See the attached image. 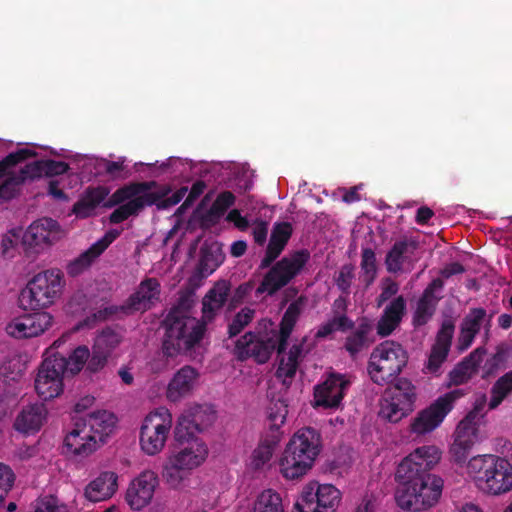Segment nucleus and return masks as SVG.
<instances>
[{
	"label": "nucleus",
	"mask_w": 512,
	"mask_h": 512,
	"mask_svg": "<svg viewBox=\"0 0 512 512\" xmlns=\"http://www.w3.org/2000/svg\"><path fill=\"white\" fill-rule=\"evenodd\" d=\"M287 413V404L284 400H271L267 407L269 430L266 434H273V432H275V434L281 438L280 427L284 424Z\"/></svg>",
	"instance_id": "38"
},
{
	"label": "nucleus",
	"mask_w": 512,
	"mask_h": 512,
	"mask_svg": "<svg viewBox=\"0 0 512 512\" xmlns=\"http://www.w3.org/2000/svg\"><path fill=\"white\" fill-rule=\"evenodd\" d=\"M158 186L156 181L130 182L116 189L104 203L105 208H113L130 198H142L150 195L154 198L153 205L158 210H166L178 204L188 192L186 186L181 187L171 196L172 189L170 185H163L157 191H151Z\"/></svg>",
	"instance_id": "7"
},
{
	"label": "nucleus",
	"mask_w": 512,
	"mask_h": 512,
	"mask_svg": "<svg viewBox=\"0 0 512 512\" xmlns=\"http://www.w3.org/2000/svg\"><path fill=\"white\" fill-rule=\"evenodd\" d=\"M235 201L236 197L231 191L220 192L206 212L204 218L212 223H216L225 212L235 204Z\"/></svg>",
	"instance_id": "40"
},
{
	"label": "nucleus",
	"mask_w": 512,
	"mask_h": 512,
	"mask_svg": "<svg viewBox=\"0 0 512 512\" xmlns=\"http://www.w3.org/2000/svg\"><path fill=\"white\" fill-rule=\"evenodd\" d=\"M89 356L88 347L83 345L76 347L68 357L55 353L49 358L65 376H74L82 370Z\"/></svg>",
	"instance_id": "31"
},
{
	"label": "nucleus",
	"mask_w": 512,
	"mask_h": 512,
	"mask_svg": "<svg viewBox=\"0 0 512 512\" xmlns=\"http://www.w3.org/2000/svg\"><path fill=\"white\" fill-rule=\"evenodd\" d=\"M121 234L120 230L110 229L108 230L102 238L97 240L95 243L91 245V247L101 255L110 244H112Z\"/></svg>",
	"instance_id": "62"
},
{
	"label": "nucleus",
	"mask_w": 512,
	"mask_h": 512,
	"mask_svg": "<svg viewBox=\"0 0 512 512\" xmlns=\"http://www.w3.org/2000/svg\"><path fill=\"white\" fill-rule=\"evenodd\" d=\"M441 452L434 445L416 448L398 465L395 493L397 505L409 512H421L435 506L442 494L444 481L430 471L439 462Z\"/></svg>",
	"instance_id": "2"
},
{
	"label": "nucleus",
	"mask_w": 512,
	"mask_h": 512,
	"mask_svg": "<svg viewBox=\"0 0 512 512\" xmlns=\"http://www.w3.org/2000/svg\"><path fill=\"white\" fill-rule=\"evenodd\" d=\"M407 362L408 354L399 343L384 341L371 352L367 372L373 383L383 386L396 379Z\"/></svg>",
	"instance_id": "5"
},
{
	"label": "nucleus",
	"mask_w": 512,
	"mask_h": 512,
	"mask_svg": "<svg viewBox=\"0 0 512 512\" xmlns=\"http://www.w3.org/2000/svg\"><path fill=\"white\" fill-rule=\"evenodd\" d=\"M280 439L275 432L263 436L259 445L252 453L251 465L254 469H260L270 461Z\"/></svg>",
	"instance_id": "37"
},
{
	"label": "nucleus",
	"mask_w": 512,
	"mask_h": 512,
	"mask_svg": "<svg viewBox=\"0 0 512 512\" xmlns=\"http://www.w3.org/2000/svg\"><path fill=\"white\" fill-rule=\"evenodd\" d=\"M172 415L165 407L150 412L143 420L140 430V446L147 455H156L165 446L170 429Z\"/></svg>",
	"instance_id": "10"
},
{
	"label": "nucleus",
	"mask_w": 512,
	"mask_h": 512,
	"mask_svg": "<svg viewBox=\"0 0 512 512\" xmlns=\"http://www.w3.org/2000/svg\"><path fill=\"white\" fill-rule=\"evenodd\" d=\"M297 368L298 363L289 362L288 360L282 358L276 370V377L283 378V383L285 384L287 379H289L290 381L293 379V377L296 374Z\"/></svg>",
	"instance_id": "64"
},
{
	"label": "nucleus",
	"mask_w": 512,
	"mask_h": 512,
	"mask_svg": "<svg viewBox=\"0 0 512 512\" xmlns=\"http://www.w3.org/2000/svg\"><path fill=\"white\" fill-rule=\"evenodd\" d=\"M118 488V476L115 472L104 471L85 488V497L91 502H100L111 498Z\"/></svg>",
	"instance_id": "29"
},
{
	"label": "nucleus",
	"mask_w": 512,
	"mask_h": 512,
	"mask_svg": "<svg viewBox=\"0 0 512 512\" xmlns=\"http://www.w3.org/2000/svg\"><path fill=\"white\" fill-rule=\"evenodd\" d=\"M349 382L341 374H331L322 384L314 388V406L337 408L344 397Z\"/></svg>",
	"instance_id": "20"
},
{
	"label": "nucleus",
	"mask_w": 512,
	"mask_h": 512,
	"mask_svg": "<svg viewBox=\"0 0 512 512\" xmlns=\"http://www.w3.org/2000/svg\"><path fill=\"white\" fill-rule=\"evenodd\" d=\"M467 470L475 485L489 495H501L512 489V464L505 458L484 454L472 457Z\"/></svg>",
	"instance_id": "4"
},
{
	"label": "nucleus",
	"mask_w": 512,
	"mask_h": 512,
	"mask_svg": "<svg viewBox=\"0 0 512 512\" xmlns=\"http://www.w3.org/2000/svg\"><path fill=\"white\" fill-rule=\"evenodd\" d=\"M43 163L44 160H37L28 163L23 168H21L20 171L17 173L20 182L25 183L28 180L33 181L45 176V169Z\"/></svg>",
	"instance_id": "53"
},
{
	"label": "nucleus",
	"mask_w": 512,
	"mask_h": 512,
	"mask_svg": "<svg viewBox=\"0 0 512 512\" xmlns=\"http://www.w3.org/2000/svg\"><path fill=\"white\" fill-rule=\"evenodd\" d=\"M255 315V311L251 308H242L232 319L228 325L229 338H233L240 334L244 328L251 323Z\"/></svg>",
	"instance_id": "48"
},
{
	"label": "nucleus",
	"mask_w": 512,
	"mask_h": 512,
	"mask_svg": "<svg viewBox=\"0 0 512 512\" xmlns=\"http://www.w3.org/2000/svg\"><path fill=\"white\" fill-rule=\"evenodd\" d=\"M398 291V283L390 278H386L383 282L381 293L377 298V306L381 307L386 301L395 296Z\"/></svg>",
	"instance_id": "60"
},
{
	"label": "nucleus",
	"mask_w": 512,
	"mask_h": 512,
	"mask_svg": "<svg viewBox=\"0 0 512 512\" xmlns=\"http://www.w3.org/2000/svg\"><path fill=\"white\" fill-rule=\"evenodd\" d=\"M454 330L455 325L452 320L443 321L441 328L437 333L436 342L433 347L449 352Z\"/></svg>",
	"instance_id": "50"
},
{
	"label": "nucleus",
	"mask_w": 512,
	"mask_h": 512,
	"mask_svg": "<svg viewBox=\"0 0 512 512\" xmlns=\"http://www.w3.org/2000/svg\"><path fill=\"white\" fill-rule=\"evenodd\" d=\"M309 259L310 252L307 249L297 250L290 256L283 257L264 275L256 289V295L273 296L301 272Z\"/></svg>",
	"instance_id": "9"
},
{
	"label": "nucleus",
	"mask_w": 512,
	"mask_h": 512,
	"mask_svg": "<svg viewBox=\"0 0 512 512\" xmlns=\"http://www.w3.org/2000/svg\"><path fill=\"white\" fill-rule=\"evenodd\" d=\"M406 311V300L402 295L394 298L384 309L383 316L401 323Z\"/></svg>",
	"instance_id": "55"
},
{
	"label": "nucleus",
	"mask_w": 512,
	"mask_h": 512,
	"mask_svg": "<svg viewBox=\"0 0 512 512\" xmlns=\"http://www.w3.org/2000/svg\"><path fill=\"white\" fill-rule=\"evenodd\" d=\"M62 237L58 222L52 218H41L34 221L22 237L23 244L38 253L51 246Z\"/></svg>",
	"instance_id": "14"
},
{
	"label": "nucleus",
	"mask_w": 512,
	"mask_h": 512,
	"mask_svg": "<svg viewBox=\"0 0 512 512\" xmlns=\"http://www.w3.org/2000/svg\"><path fill=\"white\" fill-rule=\"evenodd\" d=\"M100 255L90 246L66 265L67 274L76 277L88 270Z\"/></svg>",
	"instance_id": "43"
},
{
	"label": "nucleus",
	"mask_w": 512,
	"mask_h": 512,
	"mask_svg": "<svg viewBox=\"0 0 512 512\" xmlns=\"http://www.w3.org/2000/svg\"><path fill=\"white\" fill-rule=\"evenodd\" d=\"M158 485V476L151 470L139 474L129 485L126 492V501L133 510H141L152 500L155 488Z\"/></svg>",
	"instance_id": "17"
},
{
	"label": "nucleus",
	"mask_w": 512,
	"mask_h": 512,
	"mask_svg": "<svg viewBox=\"0 0 512 512\" xmlns=\"http://www.w3.org/2000/svg\"><path fill=\"white\" fill-rule=\"evenodd\" d=\"M447 351L432 347L426 368L431 373H436L448 356Z\"/></svg>",
	"instance_id": "63"
},
{
	"label": "nucleus",
	"mask_w": 512,
	"mask_h": 512,
	"mask_svg": "<svg viewBox=\"0 0 512 512\" xmlns=\"http://www.w3.org/2000/svg\"><path fill=\"white\" fill-rule=\"evenodd\" d=\"M5 176L7 177L0 184V201H7L14 198L19 192L20 186L24 184L20 182L17 173L9 174L7 172Z\"/></svg>",
	"instance_id": "49"
},
{
	"label": "nucleus",
	"mask_w": 512,
	"mask_h": 512,
	"mask_svg": "<svg viewBox=\"0 0 512 512\" xmlns=\"http://www.w3.org/2000/svg\"><path fill=\"white\" fill-rule=\"evenodd\" d=\"M198 373L191 366H184L178 370L170 380L166 396L172 402H178L188 396L195 385Z\"/></svg>",
	"instance_id": "28"
},
{
	"label": "nucleus",
	"mask_w": 512,
	"mask_h": 512,
	"mask_svg": "<svg viewBox=\"0 0 512 512\" xmlns=\"http://www.w3.org/2000/svg\"><path fill=\"white\" fill-rule=\"evenodd\" d=\"M512 392V370L499 377L491 388V398L488 403L489 410L496 409Z\"/></svg>",
	"instance_id": "39"
},
{
	"label": "nucleus",
	"mask_w": 512,
	"mask_h": 512,
	"mask_svg": "<svg viewBox=\"0 0 512 512\" xmlns=\"http://www.w3.org/2000/svg\"><path fill=\"white\" fill-rule=\"evenodd\" d=\"M15 475L12 469L3 463H0V503L12 488Z\"/></svg>",
	"instance_id": "58"
},
{
	"label": "nucleus",
	"mask_w": 512,
	"mask_h": 512,
	"mask_svg": "<svg viewBox=\"0 0 512 512\" xmlns=\"http://www.w3.org/2000/svg\"><path fill=\"white\" fill-rule=\"evenodd\" d=\"M120 335L112 328L103 329L96 337L94 347L111 355L112 351L119 345Z\"/></svg>",
	"instance_id": "47"
},
{
	"label": "nucleus",
	"mask_w": 512,
	"mask_h": 512,
	"mask_svg": "<svg viewBox=\"0 0 512 512\" xmlns=\"http://www.w3.org/2000/svg\"><path fill=\"white\" fill-rule=\"evenodd\" d=\"M189 472L183 465L176 462V458L173 455L164 466L162 475L167 484L171 487H177L187 477Z\"/></svg>",
	"instance_id": "45"
},
{
	"label": "nucleus",
	"mask_w": 512,
	"mask_h": 512,
	"mask_svg": "<svg viewBox=\"0 0 512 512\" xmlns=\"http://www.w3.org/2000/svg\"><path fill=\"white\" fill-rule=\"evenodd\" d=\"M278 352V337H259L253 332L245 333L235 343V354L238 359L254 358L256 362L266 363L274 351Z\"/></svg>",
	"instance_id": "15"
},
{
	"label": "nucleus",
	"mask_w": 512,
	"mask_h": 512,
	"mask_svg": "<svg viewBox=\"0 0 512 512\" xmlns=\"http://www.w3.org/2000/svg\"><path fill=\"white\" fill-rule=\"evenodd\" d=\"M444 287V282L440 278L433 279L423 291L416 306L413 315V324L415 326L425 325L433 316L437 302L440 298L434 295L436 290H441Z\"/></svg>",
	"instance_id": "27"
},
{
	"label": "nucleus",
	"mask_w": 512,
	"mask_h": 512,
	"mask_svg": "<svg viewBox=\"0 0 512 512\" xmlns=\"http://www.w3.org/2000/svg\"><path fill=\"white\" fill-rule=\"evenodd\" d=\"M32 512H68L66 505L61 503L58 498L47 495L39 498Z\"/></svg>",
	"instance_id": "54"
},
{
	"label": "nucleus",
	"mask_w": 512,
	"mask_h": 512,
	"mask_svg": "<svg viewBox=\"0 0 512 512\" xmlns=\"http://www.w3.org/2000/svg\"><path fill=\"white\" fill-rule=\"evenodd\" d=\"M355 267L352 264H345L341 267L338 275L335 277L337 288L346 296L350 294L352 281L355 277Z\"/></svg>",
	"instance_id": "52"
},
{
	"label": "nucleus",
	"mask_w": 512,
	"mask_h": 512,
	"mask_svg": "<svg viewBox=\"0 0 512 512\" xmlns=\"http://www.w3.org/2000/svg\"><path fill=\"white\" fill-rule=\"evenodd\" d=\"M321 451V435L312 427L299 429L287 443L280 459V471L284 478L296 480L312 469Z\"/></svg>",
	"instance_id": "3"
},
{
	"label": "nucleus",
	"mask_w": 512,
	"mask_h": 512,
	"mask_svg": "<svg viewBox=\"0 0 512 512\" xmlns=\"http://www.w3.org/2000/svg\"><path fill=\"white\" fill-rule=\"evenodd\" d=\"M36 155L37 153L29 148H20L14 152L9 153L7 156L0 160V179L6 175L7 170H10L17 164L29 158L35 157Z\"/></svg>",
	"instance_id": "46"
},
{
	"label": "nucleus",
	"mask_w": 512,
	"mask_h": 512,
	"mask_svg": "<svg viewBox=\"0 0 512 512\" xmlns=\"http://www.w3.org/2000/svg\"><path fill=\"white\" fill-rule=\"evenodd\" d=\"M97 440L95 435L86 428V423L76 420L75 426L64 439L65 453L86 457L96 450Z\"/></svg>",
	"instance_id": "21"
},
{
	"label": "nucleus",
	"mask_w": 512,
	"mask_h": 512,
	"mask_svg": "<svg viewBox=\"0 0 512 512\" xmlns=\"http://www.w3.org/2000/svg\"><path fill=\"white\" fill-rule=\"evenodd\" d=\"M418 247V242L412 238L396 241L385 257L387 271L394 274L401 272L405 263L412 262V256Z\"/></svg>",
	"instance_id": "26"
},
{
	"label": "nucleus",
	"mask_w": 512,
	"mask_h": 512,
	"mask_svg": "<svg viewBox=\"0 0 512 512\" xmlns=\"http://www.w3.org/2000/svg\"><path fill=\"white\" fill-rule=\"evenodd\" d=\"M110 356L111 355L107 354V352L98 350L93 346L92 353H90V356L86 362V370L90 373L99 372L106 366Z\"/></svg>",
	"instance_id": "56"
},
{
	"label": "nucleus",
	"mask_w": 512,
	"mask_h": 512,
	"mask_svg": "<svg viewBox=\"0 0 512 512\" xmlns=\"http://www.w3.org/2000/svg\"><path fill=\"white\" fill-rule=\"evenodd\" d=\"M154 198L150 195L142 198H130L122 202L109 215L111 224H119L127 220L131 216H137L146 206H153Z\"/></svg>",
	"instance_id": "35"
},
{
	"label": "nucleus",
	"mask_w": 512,
	"mask_h": 512,
	"mask_svg": "<svg viewBox=\"0 0 512 512\" xmlns=\"http://www.w3.org/2000/svg\"><path fill=\"white\" fill-rule=\"evenodd\" d=\"M471 449L472 446L464 445L463 443L454 440L450 447L451 459L457 464H463L466 462Z\"/></svg>",
	"instance_id": "61"
},
{
	"label": "nucleus",
	"mask_w": 512,
	"mask_h": 512,
	"mask_svg": "<svg viewBox=\"0 0 512 512\" xmlns=\"http://www.w3.org/2000/svg\"><path fill=\"white\" fill-rule=\"evenodd\" d=\"M86 423V428L95 435V440L104 443L106 437L113 431L116 424V417L106 410H99L89 413L85 418L80 419Z\"/></svg>",
	"instance_id": "32"
},
{
	"label": "nucleus",
	"mask_w": 512,
	"mask_h": 512,
	"mask_svg": "<svg viewBox=\"0 0 512 512\" xmlns=\"http://www.w3.org/2000/svg\"><path fill=\"white\" fill-rule=\"evenodd\" d=\"M302 311V301L297 299L290 303L286 311L284 312L281 322L280 330L278 335V355L285 352L287 348L288 339L295 327V324Z\"/></svg>",
	"instance_id": "34"
},
{
	"label": "nucleus",
	"mask_w": 512,
	"mask_h": 512,
	"mask_svg": "<svg viewBox=\"0 0 512 512\" xmlns=\"http://www.w3.org/2000/svg\"><path fill=\"white\" fill-rule=\"evenodd\" d=\"M0 371L5 381H18L22 377L23 368L19 359L14 358L5 361Z\"/></svg>",
	"instance_id": "57"
},
{
	"label": "nucleus",
	"mask_w": 512,
	"mask_h": 512,
	"mask_svg": "<svg viewBox=\"0 0 512 512\" xmlns=\"http://www.w3.org/2000/svg\"><path fill=\"white\" fill-rule=\"evenodd\" d=\"M63 377H66L61 370L48 357L38 371L35 379V389L40 398L44 401L59 396L63 391Z\"/></svg>",
	"instance_id": "18"
},
{
	"label": "nucleus",
	"mask_w": 512,
	"mask_h": 512,
	"mask_svg": "<svg viewBox=\"0 0 512 512\" xmlns=\"http://www.w3.org/2000/svg\"><path fill=\"white\" fill-rule=\"evenodd\" d=\"M44 404L34 403L24 406L15 418L13 427L23 434H34L43 426L47 418Z\"/></svg>",
	"instance_id": "25"
},
{
	"label": "nucleus",
	"mask_w": 512,
	"mask_h": 512,
	"mask_svg": "<svg viewBox=\"0 0 512 512\" xmlns=\"http://www.w3.org/2000/svg\"><path fill=\"white\" fill-rule=\"evenodd\" d=\"M230 292V283L221 280L207 292L202 301V317L192 316L195 304L191 292H181L175 304L162 321L164 337L162 351L166 357L191 356L200 346L207 324L212 322L225 305Z\"/></svg>",
	"instance_id": "1"
},
{
	"label": "nucleus",
	"mask_w": 512,
	"mask_h": 512,
	"mask_svg": "<svg viewBox=\"0 0 512 512\" xmlns=\"http://www.w3.org/2000/svg\"><path fill=\"white\" fill-rule=\"evenodd\" d=\"M216 419V411L210 404H194L178 418L174 429L175 440H185L209 428Z\"/></svg>",
	"instance_id": "13"
},
{
	"label": "nucleus",
	"mask_w": 512,
	"mask_h": 512,
	"mask_svg": "<svg viewBox=\"0 0 512 512\" xmlns=\"http://www.w3.org/2000/svg\"><path fill=\"white\" fill-rule=\"evenodd\" d=\"M492 315L482 307L471 308L464 316L460 325V333L457 341V348L460 352L467 350L473 343L476 335L484 325L488 334L491 325Z\"/></svg>",
	"instance_id": "19"
},
{
	"label": "nucleus",
	"mask_w": 512,
	"mask_h": 512,
	"mask_svg": "<svg viewBox=\"0 0 512 512\" xmlns=\"http://www.w3.org/2000/svg\"><path fill=\"white\" fill-rule=\"evenodd\" d=\"M349 331L343 347L351 358H356L360 352L368 349L374 342L373 327L368 321L363 320Z\"/></svg>",
	"instance_id": "30"
},
{
	"label": "nucleus",
	"mask_w": 512,
	"mask_h": 512,
	"mask_svg": "<svg viewBox=\"0 0 512 512\" xmlns=\"http://www.w3.org/2000/svg\"><path fill=\"white\" fill-rule=\"evenodd\" d=\"M416 398V387L412 382L398 378L384 390L378 415L383 420L397 423L414 410Z\"/></svg>",
	"instance_id": "8"
},
{
	"label": "nucleus",
	"mask_w": 512,
	"mask_h": 512,
	"mask_svg": "<svg viewBox=\"0 0 512 512\" xmlns=\"http://www.w3.org/2000/svg\"><path fill=\"white\" fill-rule=\"evenodd\" d=\"M360 267L362 280L366 287H369L377 277L376 254L372 248L366 247L362 249Z\"/></svg>",
	"instance_id": "44"
},
{
	"label": "nucleus",
	"mask_w": 512,
	"mask_h": 512,
	"mask_svg": "<svg viewBox=\"0 0 512 512\" xmlns=\"http://www.w3.org/2000/svg\"><path fill=\"white\" fill-rule=\"evenodd\" d=\"M464 395L463 389H454L438 397L414 418L411 423L412 432L423 435L435 430L453 409L455 401Z\"/></svg>",
	"instance_id": "12"
},
{
	"label": "nucleus",
	"mask_w": 512,
	"mask_h": 512,
	"mask_svg": "<svg viewBox=\"0 0 512 512\" xmlns=\"http://www.w3.org/2000/svg\"><path fill=\"white\" fill-rule=\"evenodd\" d=\"M53 316L48 312L25 314L8 325V333L15 338L37 337L53 325Z\"/></svg>",
	"instance_id": "16"
},
{
	"label": "nucleus",
	"mask_w": 512,
	"mask_h": 512,
	"mask_svg": "<svg viewBox=\"0 0 512 512\" xmlns=\"http://www.w3.org/2000/svg\"><path fill=\"white\" fill-rule=\"evenodd\" d=\"M64 286V274L60 269L52 268L39 272L21 292V305L32 310L47 308L60 298Z\"/></svg>",
	"instance_id": "6"
},
{
	"label": "nucleus",
	"mask_w": 512,
	"mask_h": 512,
	"mask_svg": "<svg viewBox=\"0 0 512 512\" xmlns=\"http://www.w3.org/2000/svg\"><path fill=\"white\" fill-rule=\"evenodd\" d=\"M340 500L335 486L312 481L303 487L294 507L297 512H336Z\"/></svg>",
	"instance_id": "11"
},
{
	"label": "nucleus",
	"mask_w": 512,
	"mask_h": 512,
	"mask_svg": "<svg viewBox=\"0 0 512 512\" xmlns=\"http://www.w3.org/2000/svg\"><path fill=\"white\" fill-rule=\"evenodd\" d=\"M292 233L293 227L289 222H276L273 225L265 255L259 266L261 269L270 267L280 256L291 238Z\"/></svg>",
	"instance_id": "24"
},
{
	"label": "nucleus",
	"mask_w": 512,
	"mask_h": 512,
	"mask_svg": "<svg viewBox=\"0 0 512 512\" xmlns=\"http://www.w3.org/2000/svg\"><path fill=\"white\" fill-rule=\"evenodd\" d=\"M160 283L156 278H146L138 286L137 290L129 296L122 310L128 312L147 311L155 301L159 300Z\"/></svg>",
	"instance_id": "22"
},
{
	"label": "nucleus",
	"mask_w": 512,
	"mask_h": 512,
	"mask_svg": "<svg viewBox=\"0 0 512 512\" xmlns=\"http://www.w3.org/2000/svg\"><path fill=\"white\" fill-rule=\"evenodd\" d=\"M206 188V184L202 180H197L192 184V187L189 190V193L182 203V205L178 208L177 212L181 213L183 210L191 206L204 192Z\"/></svg>",
	"instance_id": "59"
},
{
	"label": "nucleus",
	"mask_w": 512,
	"mask_h": 512,
	"mask_svg": "<svg viewBox=\"0 0 512 512\" xmlns=\"http://www.w3.org/2000/svg\"><path fill=\"white\" fill-rule=\"evenodd\" d=\"M352 328H354V321L347 315H333L331 319L318 327L315 337L326 338L335 331L345 333Z\"/></svg>",
	"instance_id": "41"
},
{
	"label": "nucleus",
	"mask_w": 512,
	"mask_h": 512,
	"mask_svg": "<svg viewBox=\"0 0 512 512\" xmlns=\"http://www.w3.org/2000/svg\"><path fill=\"white\" fill-rule=\"evenodd\" d=\"M474 374L475 371L471 368V366H469L467 362L462 360L453 368L452 371H450V384L456 386L464 384L468 382Z\"/></svg>",
	"instance_id": "51"
},
{
	"label": "nucleus",
	"mask_w": 512,
	"mask_h": 512,
	"mask_svg": "<svg viewBox=\"0 0 512 512\" xmlns=\"http://www.w3.org/2000/svg\"><path fill=\"white\" fill-rule=\"evenodd\" d=\"M224 254L217 244L204 245L201 248L200 260L197 266L202 277L211 275L223 262Z\"/></svg>",
	"instance_id": "36"
},
{
	"label": "nucleus",
	"mask_w": 512,
	"mask_h": 512,
	"mask_svg": "<svg viewBox=\"0 0 512 512\" xmlns=\"http://www.w3.org/2000/svg\"><path fill=\"white\" fill-rule=\"evenodd\" d=\"M181 445L174 454L176 462L191 471L200 466L208 456V447L199 437L187 436V439L175 440Z\"/></svg>",
	"instance_id": "23"
},
{
	"label": "nucleus",
	"mask_w": 512,
	"mask_h": 512,
	"mask_svg": "<svg viewBox=\"0 0 512 512\" xmlns=\"http://www.w3.org/2000/svg\"><path fill=\"white\" fill-rule=\"evenodd\" d=\"M109 192L105 186L88 187L73 205V212L80 218L89 217L101 203L104 204L107 201Z\"/></svg>",
	"instance_id": "33"
},
{
	"label": "nucleus",
	"mask_w": 512,
	"mask_h": 512,
	"mask_svg": "<svg viewBox=\"0 0 512 512\" xmlns=\"http://www.w3.org/2000/svg\"><path fill=\"white\" fill-rule=\"evenodd\" d=\"M478 439V422L464 417L457 425L454 440L473 447Z\"/></svg>",
	"instance_id": "42"
}]
</instances>
